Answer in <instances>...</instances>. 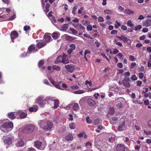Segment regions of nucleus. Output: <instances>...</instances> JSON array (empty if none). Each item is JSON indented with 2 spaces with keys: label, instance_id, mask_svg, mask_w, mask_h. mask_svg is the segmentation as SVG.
Here are the masks:
<instances>
[{
  "label": "nucleus",
  "instance_id": "nucleus-1",
  "mask_svg": "<svg viewBox=\"0 0 151 151\" xmlns=\"http://www.w3.org/2000/svg\"><path fill=\"white\" fill-rule=\"evenodd\" d=\"M34 45H30L28 48V51L26 53H24L22 54L21 56L23 57L29 56V54H30V52L33 51H36L37 50L35 48Z\"/></svg>",
  "mask_w": 151,
  "mask_h": 151
},
{
  "label": "nucleus",
  "instance_id": "nucleus-2",
  "mask_svg": "<svg viewBox=\"0 0 151 151\" xmlns=\"http://www.w3.org/2000/svg\"><path fill=\"white\" fill-rule=\"evenodd\" d=\"M34 146L37 149L40 150H43L46 146V145H42V142L38 141L34 142Z\"/></svg>",
  "mask_w": 151,
  "mask_h": 151
},
{
  "label": "nucleus",
  "instance_id": "nucleus-3",
  "mask_svg": "<svg viewBox=\"0 0 151 151\" xmlns=\"http://www.w3.org/2000/svg\"><path fill=\"white\" fill-rule=\"evenodd\" d=\"M53 127V124L52 122L47 121L45 125L43 127V129L47 131L50 130Z\"/></svg>",
  "mask_w": 151,
  "mask_h": 151
},
{
  "label": "nucleus",
  "instance_id": "nucleus-4",
  "mask_svg": "<svg viewBox=\"0 0 151 151\" xmlns=\"http://www.w3.org/2000/svg\"><path fill=\"white\" fill-rule=\"evenodd\" d=\"M15 141V145L17 147H22L24 146V142L21 139L19 138L17 139Z\"/></svg>",
  "mask_w": 151,
  "mask_h": 151
},
{
  "label": "nucleus",
  "instance_id": "nucleus-5",
  "mask_svg": "<svg viewBox=\"0 0 151 151\" xmlns=\"http://www.w3.org/2000/svg\"><path fill=\"white\" fill-rule=\"evenodd\" d=\"M115 137L114 135H112L106 140L107 143L109 145H112L115 142Z\"/></svg>",
  "mask_w": 151,
  "mask_h": 151
},
{
  "label": "nucleus",
  "instance_id": "nucleus-6",
  "mask_svg": "<svg viewBox=\"0 0 151 151\" xmlns=\"http://www.w3.org/2000/svg\"><path fill=\"white\" fill-rule=\"evenodd\" d=\"M117 37L121 40L123 41L124 42H128L129 45H130L131 44L130 40L123 35H122L121 36H117Z\"/></svg>",
  "mask_w": 151,
  "mask_h": 151
},
{
  "label": "nucleus",
  "instance_id": "nucleus-7",
  "mask_svg": "<svg viewBox=\"0 0 151 151\" xmlns=\"http://www.w3.org/2000/svg\"><path fill=\"white\" fill-rule=\"evenodd\" d=\"M122 98H119L115 100V105L118 108H121L122 107V104L121 102Z\"/></svg>",
  "mask_w": 151,
  "mask_h": 151
},
{
  "label": "nucleus",
  "instance_id": "nucleus-8",
  "mask_svg": "<svg viewBox=\"0 0 151 151\" xmlns=\"http://www.w3.org/2000/svg\"><path fill=\"white\" fill-rule=\"evenodd\" d=\"M14 139V137L11 136L10 137H7L6 139H4V141L5 143L7 145H10L12 143Z\"/></svg>",
  "mask_w": 151,
  "mask_h": 151
},
{
  "label": "nucleus",
  "instance_id": "nucleus-9",
  "mask_svg": "<svg viewBox=\"0 0 151 151\" xmlns=\"http://www.w3.org/2000/svg\"><path fill=\"white\" fill-rule=\"evenodd\" d=\"M10 36L12 41L14 42V40L18 37V34L17 32L13 31L11 32Z\"/></svg>",
  "mask_w": 151,
  "mask_h": 151
},
{
  "label": "nucleus",
  "instance_id": "nucleus-10",
  "mask_svg": "<svg viewBox=\"0 0 151 151\" xmlns=\"http://www.w3.org/2000/svg\"><path fill=\"white\" fill-rule=\"evenodd\" d=\"M49 80L51 83L56 88L59 89H60V85H59V84L55 81L52 78H49Z\"/></svg>",
  "mask_w": 151,
  "mask_h": 151
},
{
  "label": "nucleus",
  "instance_id": "nucleus-11",
  "mask_svg": "<svg viewBox=\"0 0 151 151\" xmlns=\"http://www.w3.org/2000/svg\"><path fill=\"white\" fill-rule=\"evenodd\" d=\"M65 68L67 71L70 73H72L74 69V66L71 65H66Z\"/></svg>",
  "mask_w": 151,
  "mask_h": 151
},
{
  "label": "nucleus",
  "instance_id": "nucleus-12",
  "mask_svg": "<svg viewBox=\"0 0 151 151\" xmlns=\"http://www.w3.org/2000/svg\"><path fill=\"white\" fill-rule=\"evenodd\" d=\"M114 151H125L124 145L121 144L118 145Z\"/></svg>",
  "mask_w": 151,
  "mask_h": 151
},
{
  "label": "nucleus",
  "instance_id": "nucleus-13",
  "mask_svg": "<svg viewBox=\"0 0 151 151\" xmlns=\"http://www.w3.org/2000/svg\"><path fill=\"white\" fill-rule=\"evenodd\" d=\"M70 48L67 50V52L69 55L70 54L72 51L75 50L76 46L74 44H71L69 45Z\"/></svg>",
  "mask_w": 151,
  "mask_h": 151
},
{
  "label": "nucleus",
  "instance_id": "nucleus-14",
  "mask_svg": "<svg viewBox=\"0 0 151 151\" xmlns=\"http://www.w3.org/2000/svg\"><path fill=\"white\" fill-rule=\"evenodd\" d=\"M62 63L64 64H67L69 63V60L67 58L66 55L64 53L62 56Z\"/></svg>",
  "mask_w": 151,
  "mask_h": 151
},
{
  "label": "nucleus",
  "instance_id": "nucleus-15",
  "mask_svg": "<svg viewBox=\"0 0 151 151\" xmlns=\"http://www.w3.org/2000/svg\"><path fill=\"white\" fill-rule=\"evenodd\" d=\"M3 124H6V126L5 127L6 128H9L8 132L10 131L12 129L13 127V124L12 122L4 123Z\"/></svg>",
  "mask_w": 151,
  "mask_h": 151
},
{
  "label": "nucleus",
  "instance_id": "nucleus-16",
  "mask_svg": "<svg viewBox=\"0 0 151 151\" xmlns=\"http://www.w3.org/2000/svg\"><path fill=\"white\" fill-rule=\"evenodd\" d=\"M143 26L148 27L151 25V20L147 19L143 22Z\"/></svg>",
  "mask_w": 151,
  "mask_h": 151
},
{
  "label": "nucleus",
  "instance_id": "nucleus-17",
  "mask_svg": "<svg viewBox=\"0 0 151 151\" xmlns=\"http://www.w3.org/2000/svg\"><path fill=\"white\" fill-rule=\"evenodd\" d=\"M47 120L46 119L40 120L38 122V124L40 128H42L45 125Z\"/></svg>",
  "mask_w": 151,
  "mask_h": 151
},
{
  "label": "nucleus",
  "instance_id": "nucleus-18",
  "mask_svg": "<svg viewBox=\"0 0 151 151\" xmlns=\"http://www.w3.org/2000/svg\"><path fill=\"white\" fill-rule=\"evenodd\" d=\"M44 37L45 40L44 41L47 43L50 41L51 39L50 36L48 35V33H45L44 36Z\"/></svg>",
  "mask_w": 151,
  "mask_h": 151
},
{
  "label": "nucleus",
  "instance_id": "nucleus-19",
  "mask_svg": "<svg viewBox=\"0 0 151 151\" xmlns=\"http://www.w3.org/2000/svg\"><path fill=\"white\" fill-rule=\"evenodd\" d=\"M87 102L88 105L91 106H94L95 104V101L91 99H88L87 100Z\"/></svg>",
  "mask_w": 151,
  "mask_h": 151
},
{
  "label": "nucleus",
  "instance_id": "nucleus-20",
  "mask_svg": "<svg viewBox=\"0 0 151 151\" xmlns=\"http://www.w3.org/2000/svg\"><path fill=\"white\" fill-rule=\"evenodd\" d=\"M47 44L46 42L44 41L42 42H39L37 44V47L39 48H41L44 47Z\"/></svg>",
  "mask_w": 151,
  "mask_h": 151
},
{
  "label": "nucleus",
  "instance_id": "nucleus-21",
  "mask_svg": "<svg viewBox=\"0 0 151 151\" xmlns=\"http://www.w3.org/2000/svg\"><path fill=\"white\" fill-rule=\"evenodd\" d=\"M72 108L73 110L76 111H77L79 109L78 104L76 103L73 104Z\"/></svg>",
  "mask_w": 151,
  "mask_h": 151
},
{
  "label": "nucleus",
  "instance_id": "nucleus-22",
  "mask_svg": "<svg viewBox=\"0 0 151 151\" xmlns=\"http://www.w3.org/2000/svg\"><path fill=\"white\" fill-rule=\"evenodd\" d=\"M38 110V107L37 105H35L32 107H29V111L30 112H35Z\"/></svg>",
  "mask_w": 151,
  "mask_h": 151
},
{
  "label": "nucleus",
  "instance_id": "nucleus-23",
  "mask_svg": "<svg viewBox=\"0 0 151 151\" xmlns=\"http://www.w3.org/2000/svg\"><path fill=\"white\" fill-rule=\"evenodd\" d=\"M73 139V136L71 134H69L65 137V139L67 140L71 141Z\"/></svg>",
  "mask_w": 151,
  "mask_h": 151
},
{
  "label": "nucleus",
  "instance_id": "nucleus-24",
  "mask_svg": "<svg viewBox=\"0 0 151 151\" xmlns=\"http://www.w3.org/2000/svg\"><path fill=\"white\" fill-rule=\"evenodd\" d=\"M6 126V124H3L0 127V129L2 132H8L9 128H6L5 127Z\"/></svg>",
  "mask_w": 151,
  "mask_h": 151
},
{
  "label": "nucleus",
  "instance_id": "nucleus-25",
  "mask_svg": "<svg viewBox=\"0 0 151 151\" xmlns=\"http://www.w3.org/2000/svg\"><path fill=\"white\" fill-rule=\"evenodd\" d=\"M125 128V124L124 122H123L122 124L119 126L118 128L117 129L119 131H122L124 130Z\"/></svg>",
  "mask_w": 151,
  "mask_h": 151
},
{
  "label": "nucleus",
  "instance_id": "nucleus-26",
  "mask_svg": "<svg viewBox=\"0 0 151 151\" xmlns=\"http://www.w3.org/2000/svg\"><path fill=\"white\" fill-rule=\"evenodd\" d=\"M35 126L33 125H30L27 128V129L29 132H32L34 129Z\"/></svg>",
  "mask_w": 151,
  "mask_h": 151
},
{
  "label": "nucleus",
  "instance_id": "nucleus-27",
  "mask_svg": "<svg viewBox=\"0 0 151 151\" xmlns=\"http://www.w3.org/2000/svg\"><path fill=\"white\" fill-rule=\"evenodd\" d=\"M68 27V24H63L61 27V30L62 31H65Z\"/></svg>",
  "mask_w": 151,
  "mask_h": 151
},
{
  "label": "nucleus",
  "instance_id": "nucleus-28",
  "mask_svg": "<svg viewBox=\"0 0 151 151\" xmlns=\"http://www.w3.org/2000/svg\"><path fill=\"white\" fill-rule=\"evenodd\" d=\"M60 36V34L58 32H54L52 34V37L53 38L56 39Z\"/></svg>",
  "mask_w": 151,
  "mask_h": 151
},
{
  "label": "nucleus",
  "instance_id": "nucleus-29",
  "mask_svg": "<svg viewBox=\"0 0 151 151\" xmlns=\"http://www.w3.org/2000/svg\"><path fill=\"white\" fill-rule=\"evenodd\" d=\"M62 56H59L56 58L55 63L57 64L58 63L62 62Z\"/></svg>",
  "mask_w": 151,
  "mask_h": 151
},
{
  "label": "nucleus",
  "instance_id": "nucleus-30",
  "mask_svg": "<svg viewBox=\"0 0 151 151\" xmlns=\"http://www.w3.org/2000/svg\"><path fill=\"white\" fill-rule=\"evenodd\" d=\"M124 13L128 14H133L134 13V12L128 9H126L124 11Z\"/></svg>",
  "mask_w": 151,
  "mask_h": 151
},
{
  "label": "nucleus",
  "instance_id": "nucleus-31",
  "mask_svg": "<svg viewBox=\"0 0 151 151\" xmlns=\"http://www.w3.org/2000/svg\"><path fill=\"white\" fill-rule=\"evenodd\" d=\"M8 117L11 119H13L15 118V116L13 112H10L8 115Z\"/></svg>",
  "mask_w": 151,
  "mask_h": 151
},
{
  "label": "nucleus",
  "instance_id": "nucleus-32",
  "mask_svg": "<svg viewBox=\"0 0 151 151\" xmlns=\"http://www.w3.org/2000/svg\"><path fill=\"white\" fill-rule=\"evenodd\" d=\"M54 108L55 109L57 108L59 106V101L57 99H55L54 101Z\"/></svg>",
  "mask_w": 151,
  "mask_h": 151
},
{
  "label": "nucleus",
  "instance_id": "nucleus-33",
  "mask_svg": "<svg viewBox=\"0 0 151 151\" xmlns=\"http://www.w3.org/2000/svg\"><path fill=\"white\" fill-rule=\"evenodd\" d=\"M122 83L124 86L126 88H129L130 87V83L128 82L122 81Z\"/></svg>",
  "mask_w": 151,
  "mask_h": 151
},
{
  "label": "nucleus",
  "instance_id": "nucleus-34",
  "mask_svg": "<svg viewBox=\"0 0 151 151\" xmlns=\"http://www.w3.org/2000/svg\"><path fill=\"white\" fill-rule=\"evenodd\" d=\"M27 116V114L24 112H22L19 115L20 119H24Z\"/></svg>",
  "mask_w": 151,
  "mask_h": 151
},
{
  "label": "nucleus",
  "instance_id": "nucleus-35",
  "mask_svg": "<svg viewBox=\"0 0 151 151\" xmlns=\"http://www.w3.org/2000/svg\"><path fill=\"white\" fill-rule=\"evenodd\" d=\"M69 128L72 129H73L76 127L75 124L73 122H71L69 124Z\"/></svg>",
  "mask_w": 151,
  "mask_h": 151
},
{
  "label": "nucleus",
  "instance_id": "nucleus-36",
  "mask_svg": "<svg viewBox=\"0 0 151 151\" xmlns=\"http://www.w3.org/2000/svg\"><path fill=\"white\" fill-rule=\"evenodd\" d=\"M77 9V6H75L73 8L72 10V14L73 15H76V12Z\"/></svg>",
  "mask_w": 151,
  "mask_h": 151
},
{
  "label": "nucleus",
  "instance_id": "nucleus-37",
  "mask_svg": "<svg viewBox=\"0 0 151 151\" xmlns=\"http://www.w3.org/2000/svg\"><path fill=\"white\" fill-rule=\"evenodd\" d=\"M104 12L106 14H112L113 13V12L110 9H106L104 10Z\"/></svg>",
  "mask_w": 151,
  "mask_h": 151
},
{
  "label": "nucleus",
  "instance_id": "nucleus-38",
  "mask_svg": "<svg viewBox=\"0 0 151 151\" xmlns=\"http://www.w3.org/2000/svg\"><path fill=\"white\" fill-rule=\"evenodd\" d=\"M43 98L42 96H39L37 99L36 100V102L37 103H39L41 101Z\"/></svg>",
  "mask_w": 151,
  "mask_h": 151
},
{
  "label": "nucleus",
  "instance_id": "nucleus-39",
  "mask_svg": "<svg viewBox=\"0 0 151 151\" xmlns=\"http://www.w3.org/2000/svg\"><path fill=\"white\" fill-rule=\"evenodd\" d=\"M52 68L55 70L59 71L60 70V68L58 65H54L52 66Z\"/></svg>",
  "mask_w": 151,
  "mask_h": 151
},
{
  "label": "nucleus",
  "instance_id": "nucleus-40",
  "mask_svg": "<svg viewBox=\"0 0 151 151\" xmlns=\"http://www.w3.org/2000/svg\"><path fill=\"white\" fill-rule=\"evenodd\" d=\"M127 25L130 27H132L134 26V24L132 23L131 20L128 21L127 22Z\"/></svg>",
  "mask_w": 151,
  "mask_h": 151
},
{
  "label": "nucleus",
  "instance_id": "nucleus-41",
  "mask_svg": "<svg viewBox=\"0 0 151 151\" xmlns=\"http://www.w3.org/2000/svg\"><path fill=\"white\" fill-rule=\"evenodd\" d=\"M70 30L73 34L76 35L78 33L77 31L73 28H70Z\"/></svg>",
  "mask_w": 151,
  "mask_h": 151
},
{
  "label": "nucleus",
  "instance_id": "nucleus-42",
  "mask_svg": "<svg viewBox=\"0 0 151 151\" xmlns=\"http://www.w3.org/2000/svg\"><path fill=\"white\" fill-rule=\"evenodd\" d=\"M84 92V91L83 90L77 91L73 92V93L75 94H81L83 93Z\"/></svg>",
  "mask_w": 151,
  "mask_h": 151
},
{
  "label": "nucleus",
  "instance_id": "nucleus-43",
  "mask_svg": "<svg viewBox=\"0 0 151 151\" xmlns=\"http://www.w3.org/2000/svg\"><path fill=\"white\" fill-rule=\"evenodd\" d=\"M121 25V24L118 22V21L117 20L116 21L115 24L114 26L115 28H117L119 27Z\"/></svg>",
  "mask_w": 151,
  "mask_h": 151
},
{
  "label": "nucleus",
  "instance_id": "nucleus-44",
  "mask_svg": "<svg viewBox=\"0 0 151 151\" xmlns=\"http://www.w3.org/2000/svg\"><path fill=\"white\" fill-rule=\"evenodd\" d=\"M114 112V109L112 108L109 109V113L110 114H113Z\"/></svg>",
  "mask_w": 151,
  "mask_h": 151
},
{
  "label": "nucleus",
  "instance_id": "nucleus-45",
  "mask_svg": "<svg viewBox=\"0 0 151 151\" xmlns=\"http://www.w3.org/2000/svg\"><path fill=\"white\" fill-rule=\"evenodd\" d=\"M50 6L49 3H47L45 6L46 12L47 13L49 11V9L50 8Z\"/></svg>",
  "mask_w": 151,
  "mask_h": 151
},
{
  "label": "nucleus",
  "instance_id": "nucleus-46",
  "mask_svg": "<svg viewBox=\"0 0 151 151\" xmlns=\"http://www.w3.org/2000/svg\"><path fill=\"white\" fill-rule=\"evenodd\" d=\"M142 28V27L141 25H138L136 26L134 28L135 31H137L138 30L141 29Z\"/></svg>",
  "mask_w": 151,
  "mask_h": 151
},
{
  "label": "nucleus",
  "instance_id": "nucleus-47",
  "mask_svg": "<svg viewBox=\"0 0 151 151\" xmlns=\"http://www.w3.org/2000/svg\"><path fill=\"white\" fill-rule=\"evenodd\" d=\"M130 73L129 71L125 72L124 74V76L125 77H129L130 76Z\"/></svg>",
  "mask_w": 151,
  "mask_h": 151
},
{
  "label": "nucleus",
  "instance_id": "nucleus-48",
  "mask_svg": "<svg viewBox=\"0 0 151 151\" xmlns=\"http://www.w3.org/2000/svg\"><path fill=\"white\" fill-rule=\"evenodd\" d=\"M90 23V22L88 21H83L82 22V24L84 26H85L86 25H88Z\"/></svg>",
  "mask_w": 151,
  "mask_h": 151
},
{
  "label": "nucleus",
  "instance_id": "nucleus-49",
  "mask_svg": "<svg viewBox=\"0 0 151 151\" xmlns=\"http://www.w3.org/2000/svg\"><path fill=\"white\" fill-rule=\"evenodd\" d=\"M131 79L134 81H135L137 80V78L135 75H133L131 77Z\"/></svg>",
  "mask_w": 151,
  "mask_h": 151
},
{
  "label": "nucleus",
  "instance_id": "nucleus-50",
  "mask_svg": "<svg viewBox=\"0 0 151 151\" xmlns=\"http://www.w3.org/2000/svg\"><path fill=\"white\" fill-rule=\"evenodd\" d=\"M129 59L132 61H135V57L132 55H130L129 57Z\"/></svg>",
  "mask_w": 151,
  "mask_h": 151
},
{
  "label": "nucleus",
  "instance_id": "nucleus-51",
  "mask_svg": "<svg viewBox=\"0 0 151 151\" xmlns=\"http://www.w3.org/2000/svg\"><path fill=\"white\" fill-rule=\"evenodd\" d=\"M117 56L119 58L121 59H123L124 58L123 55L121 53H119L117 55Z\"/></svg>",
  "mask_w": 151,
  "mask_h": 151
},
{
  "label": "nucleus",
  "instance_id": "nucleus-52",
  "mask_svg": "<svg viewBox=\"0 0 151 151\" xmlns=\"http://www.w3.org/2000/svg\"><path fill=\"white\" fill-rule=\"evenodd\" d=\"M86 122L87 123L89 124L91 123V120L89 116H87L86 118Z\"/></svg>",
  "mask_w": 151,
  "mask_h": 151
},
{
  "label": "nucleus",
  "instance_id": "nucleus-53",
  "mask_svg": "<svg viewBox=\"0 0 151 151\" xmlns=\"http://www.w3.org/2000/svg\"><path fill=\"white\" fill-rule=\"evenodd\" d=\"M16 17V15L15 14H13L12 16L10 17L9 18V20H12L14 19Z\"/></svg>",
  "mask_w": 151,
  "mask_h": 151
},
{
  "label": "nucleus",
  "instance_id": "nucleus-54",
  "mask_svg": "<svg viewBox=\"0 0 151 151\" xmlns=\"http://www.w3.org/2000/svg\"><path fill=\"white\" fill-rule=\"evenodd\" d=\"M30 28V27L29 26L26 25L24 26V29L25 31H27Z\"/></svg>",
  "mask_w": 151,
  "mask_h": 151
},
{
  "label": "nucleus",
  "instance_id": "nucleus-55",
  "mask_svg": "<svg viewBox=\"0 0 151 151\" xmlns=\"http://www.w3.org/2000/svg\"><path fill=\"white\" fill-rule=\"evenodd\" d=\"M71 88L73 90H76L78 89V87L76 85H73L71 86Z\"/></svg>",
  "mask_w": 151,
  "mask_h": 151
},
{
  "label": "nucleus",
  "instance_id": "nucleus-56",
  "mask_svg": "<svg viewBox=\"0 0 151 151\" xmlns=\"http://www.w3.org/2000/svg\"><path fill=\"white\" fill-rule=\"evenodd\" d=\"M98 20L99 22H103L104 21V19L103 17H99L98 18Z\"/></svg>",
  "mask_w": 151,
  "mask_h": 151
},
{
  "label": "nucleus",
  "instance_id": "nucleus-57",
  "mask_svg": "<svg viewBox=\"0 0 151 151\" xmlns=\"http://www.w3.org/2000/svg\"><path fill=\"white\" fill-rule=\"evenodd\" d=\"M136 83H137V86H140L141 85L142 83V82L141 81H136Z\"/></svg>",
  "mask_w": 151,
  "mask_h": 151
},
{
  "label": "nucleus",
  "instance_id": "nucleus-58",
  "mask_svg": "<svg viewBox=\"0 0 151 151\" xmlns=\"http://www.w3.org/2000/svg\"><path fill=\"white\" fill-rule=\"evenodd\" d=\"M44 63V62L43 60H41L40 61L39 63H38V65L39 67H41L43 65Z\"/></svg>",
  "mask_w": 151,
  "mask_h": 151
},
{
  "label": "nucleus",
  "instance_id": "nucleus-59",
  "mask_svg": "<svg viewBox=\"0 0 151 151\" xmlns=\"http://www.w3.org/2000/svg\"><path fill=\"white\" fill-rule=\"evenodd\" d=\"M139 76L140 79H142L144 77L143 73H140L139 74Z\"/></svg>",
  "mask_w": 151,
  "mask_h": 151
},
{
  "label": "nucleus",
  "instance_id": "nucleus-60",
  "mask_svg": "<svg viewBox=\"0 0 151 151\" xmlns=\"http://www.w3.org/2000/svg\"><path fill=\"white\" fill-rule=\"evenodd\" d=\"M91 52V51L88 50V49H86L85 50V52H84V54H85V55H86V54H89Z\"/></svg>",
  "mask_w": 151,
  "mask_h": 151
},
{
  "label": "nucleus",
  "instance_id": "nucleus-61",
  "mask_svg": "<svg viewBox=\"0 0 151 151\" xmlns=\"http://www.w3.org/2000/svg\"><path fill=\"white\" fill-rule=\"evenodd\" d=\"M136 65V64L135 62L131 63L130 64L131 68H133Z\"/></svg>",
  "mask_w": 151,
  "mask_h": 151
},
{
  "label": "nucleus",
  "instance_id": "nucleus-62",
  "mask_svg": "<svg viewBox=\"0 0 151 151\" xmlns=\"http://www.w3.org/2000/svg\"><path fill=\"white\" fill-rule=\"evenodd\" d=\"M144 104L146 105H148L150 103L149 100L147 99L144 101Z\"/></svg>",
  "mask_w": 151,
  "mask_h": 151
},
{
  "label": "nucleus",
  "instance_id": "nucleus-63",
  "mask_svg": "<svg viewBox=\"0 0 151 151\" xmlns=\"http://www.w3.org/2000/svg\"><path fill=\"white\" fill-rule=\"evenodd\" d=\"M27 151H36L35 150L33 147H29L28 148Z\"/></svg>",
  "mask_w": 151,
  "mask_h": 151
},
{
  "label": "nucleus",
  "instance_id": "nucleus-64",
  "mask_svg": "<svg viewBox=\"0 0 151 151\" xmlns=\"http://www.w3.org/2000/svg\"><path fill=\"white\" fill-rule=\"evenodd\" d=\"M144 133L147 135H149L151 134V131H147L144 130Z\"/></svg>",
  "mask_w": 151,
  "mask_h": 151
}]
</instances>
